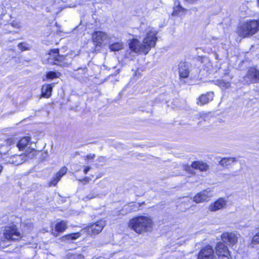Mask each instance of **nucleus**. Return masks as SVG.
Listing matches in <instances>:
<instances>
[{
	"label": "nucleus",
	"mask_w": 259,
	"mask_h": 259,
	"mask_svg": "<svg viewBox=\"0 0 259 259\" xmlns=\"http://www.w3.org/2000/svg\"><path fill=\"white\" fill-rule=\"evenodd\" d=\"M157 40L155 33H147L142 42L137 38H133L129 43V47L135 53L146 55L155 46Z\"/></svg>",
	"instance_id": "nucleus-1"
},
{
	"label": "nucleus",
	"mask_w": 259,
	"mask_h": 259,
	"mask_svg": "<svg viewBox=\"0 0 259 259\" xmlns=\"http://www.w3.org/2000/svg\"><path fill=\"white\" fill-rule=\"evenodd\" d=\"M153 222L151 218L146 215H139L130 220L128 226L138 234L152 230Z\"/></svg>",
	"instance_id": "nucleus-2"
},
{
	"label": "nucleus",
	"mask_w": 259,
	"mask_h": 259,
	"mask_svg": "<svg viewBox=\"0 0 259 259\" xmlns=\"http://www.w3.org/2000/svg\"><path fill=\"white\" fill-rule=\"evenodd\" d=\"M26 153L19 155H15L10 158L8 162L19 165L29 159L32 158L35 155L36 151L35 149H28Z\"/></svg>",
	"instance_id": "nucleus-3"
},
{
	"label": "nucleus",
	"mask_w": 259,
	"mask_h": 259,
	"mask_svg": "<svg viewBox=\"0 0 259 259\" xmlns=\"http://www.w3.org/2000/svg\"><path fill=\"white\" fill-rule=\"evenodd\" d=\"M4 236L8 241H15L21 239L22 235L15 226L6 227L4 230Z\"/></svg>",
	"instance_id": "nucleus-4"
},
{
	"label": "nucleus",
	"mask_w": 259,
	"mask_h": 259,
	"mask_svg": "<svg viewBox=\"0 0 259 259\" xmlns=\"http://www.w3.org/2000/svg\"><path fill=\"white\" fill-rule=\"evenodd\" d=\"M240 32H257L259 31V21L250 20L242 23L240 27Z\"/></svg>",
	"instance_id": "nucleus-5"
},
{
	"label": "nucleus",
	"mask_w": 259,
	"mask_h": 259,
	"mask_svg": "<svg viewBox=\"0 0 259 259\" xmlns=\"http://www.w3.org/2000/svg\"><path fill=\"white\" fill-rule=\"evenodd\" d=\"M48 63L50 64H54L57 65H64L65 57L60 56L59 54V50L54 49L50 51L49 54Z\"/></svg>",
	"instance_id": "nucleus-6"
},
{
	"label": "nucleus",
	"mask_w": 259,
	"mask_h": 259,
	"mask_svg": "<svg viewBox=\"0 0 259 259\" xmlns=\"http://www.w3.org/2000/svg\"><path fill=\"white\" fill-rule=\"evenodd\" d=\"M243 81L248 84L259 82V70L254 67L250 68L243 77Z\"/></svg>",
	"instance_id": "nucleus-7"
},
{
	"label": "nucleus",
	"mask_w": 259,
	"mask_h": 259,
	"mask_svg": "<svg viewBox=\"0 0 259 259\" xmlns=\"http://www.w3.org/2000/svg\"><path fill=\"white\" fill-rule=\"evenodd\" d=\"M105 226V222L101 220L84 228V230L89 235H96L102 231Z\"/></svg>",
	"instance_id": "nucleus-8"
},
{
	"label": "nucleus",
	"mask_w": 259,
	"mask_h": 259,
	"mask_svg": "<svg viewBox=\"0 0 259 259\" xmlns=\"http://www.w3.org/2000/svg\"><path fill=\"white\" fill-rule=\"evenodd\" d=\"M215 255L214 250L210 245H207L202 248L198 254L197 259H214Z\"/></svg>",
	"instance_id": "nucleus-9"
},
{
	"label": "nucleus",
	"mask_w": 259,
	"mask_h": 259,
	"mask_svg": "<svg viewBox=\"0 0 259 259\" xmlns=\"http://www.w3.org/2000/svg\"><path fill=\"white\" fill-rule=\"evenodd\" d=\"M240 237L239 234L233 232H225L222 234V240L224 242H227L230 245H234L236 244L238 239Z\"/></svg>",
	"instance_id": "nucleus-10"
},
{
	"label": "nucleus",
	"mask_w": 259,
	"mask_h": 259,
	"mask_svg": "<svg viewBox=\"0 0 259 259\" xmlns=\"http://www.w3.org/2000/svg\"><path fill=\"white\" fill-rule=\"evenodd\" d=\"M213 196L212 192L208 189L203 190L197 193L193 198V200L196 203H202L208 201Z\"/></svg>",
	"instance_id": "nucleus-11"
},
{
	"label": "nucleus",
	"mask_w": 259,
	"mask_h": 259,
	"mask_svg": "<svg viewBox=\"0 0 259 259\" xmlns=\"http://www.w3.org/2000/svg\"><path fill=\"white\" fill-rule=\"evenodd\" d=\"M92 38L94 44L98 46L110 43L107 33H93Z\"/></svg>",
	"instance_id": "nucleus-12"
},
{
	"label": "nucleus",
	"mask_w": 259,
	"mask_h": 259,
	"mask_svg": "<svg viewBox=\"0 0 259 259\" xmlns=\"http://www.w3.org/2000/svg\"><path fill=\"white\" fill-rule=\"evenodd\" d=\"M32 142L30 137L26 136L22 138L17 142L16 146L20 151L25 150V153H26L28 149H34L31 147Z\"/></svg>",
	"instance_id": "nucleus-13"
},
{
	"label": "nucleus",
	"mask_w": 259,
	"mask_h": 259,
	"mask_svg": "<svg viewBox=\"0 0 259 259\" xmlns=\"http://www.w3.org/2000/svg\"><path fill=\"white\" fill-rule=\"evenodd\" d=\"M227 202V200L226 198H220L209 205L208 209L211 211H216L223 209L226 206Z\"/></svg>",
	"instance_id": "nucleus-14"
},
{
	"label": "nucleus",
	"mask_w": 259,
	"mask_h": 259,
	"mask_svg": "<svg viewBox=\"0 0 259 259\" xmlns=\"http://www.w3.org/2000/svg\"><path fill=\"white\" fill-rule=\"evenodd\" d=\"M215 252L219 257H228L230 255L227 246L223 242H219L215 246Z\"/></svg>",
	"instance_id": "nucleus-15"
},
{
	"label": "nucleus",
	"mask_w": 259,
	"mask_h": 259,
	"mask_svg": "<svg viewBox=\"0 0 259 259\" xmlns=\"http://www.w3.org/2000/svg\"><path fill=\"white\" fill-rule=\"evenodd\" d=\"M179 66V72L180 78H187L190 72V64L187 62H181Z\"/></svg>",
	"instance_id": "nucleus-16"
},
{
	"label": "nucleus",
	"mask_w": 259,
	"mask_h": 259,
	"mask_svg": "<svg viewBox=\"0 0 259 259\" xmlns=\"http://www.w3.org/2000/svg\"><path fill=\"white\" fill-rule=\"evenodd\" d=\"M213 98V93L209 92L205 94L200 96L198 99L199 104L203 105L208 103L209 101L212 100Z\"/></svg>",
	"instance_id": "nucleus-17"
},
{
	"label": "nucleus",
	"mask_w": 259,
	"mask_h": 259,
	"mask_svg": "<svg viewBox=\"0 0 259 259\" xmlns=\"http://www.w3.org/2000/svg\"><path fill=\"white\" fill-rule=\"evenodd\" d=\"M54 84H47L42 85L41 88V96L49 98L52 94Z\"/></svg>",
	"instance_id": "nucleus-18"
},
{
	"label": "nucleus",
	"mask_w": 259,
	"mask_h": 259,
	"mask_svg": "<svg viewBox=\"0 0 259 259\" xmlns=\"http://www.w3.org/2000/svg\"><path fill=\"white\" fill-rule=\"evenodd\" d=\"M67 170V168L66 167H62L53 178V180L50 182V185L55 186L61 179V177L66 174Z\"/></svg>",
	"instance_id": "nucleus-19"
},
{
	"label": "nucleus",
	"mask_w": 259,
	"mask_h": 259,
	"mask_svg": "<svg viewBox=\"0 0 259 259\" xmlns=\"http://www.w3.org/2000/svg\"><path fill=\"white\" fill-rule=\"evenodd\" d=\"M67 228V224L65 222L62 221L56 224L55 226V230L52 232V234L56 236H57L58 234L60 232L64 231Z\"/></svg>",
	"instance_id": "nucleus-20"
},
{
	"label": "nucleus",
	"mask_w": 259,
	"mask_h": 259,
	"mask_svg": "<svg viewBox=\"0 0 259 259\" xmlns=\"http://www.w3.org/2000/svg\"><path fill=\"white\" fill-rule=\"evenodd\" d=\"M192 168L199 169L201 171H205L208 169L207 164L202 161H194L191 164Z\"/></svg>",
	"instance_id": "nucleus-21"
},
{
	"label": "nucleus",
	"mask_w": 259,
	"mask_h": 259,
	"mask_svg": "<svg viewBox=\"0 0 259 259\" xmlns=\"http://www.w3.org/2000/svg\"><path fill=\"white\" fill-rule=\"evenodd\" d=\"M236 161V158L233 157H226L222 158L220 161L219 163L223 166H227L231 165L234 161Z\"/></svg>",
	"instance_id": "nucleus-22"
},
{
	"label": "nucleus",
	"mask_w": 259,
	"mask_h": 259,
	"mask_svg": "<svg viewBox=\"0 0 259 259\" xmlns=\"http://www.w3.org/2000/svg\"><path fill=\"white\" fill-rule=\"evenodd\" d=\"M201 63L205 66L204 69H206L207 71H210L212 69V63L208 58L203 57L201 60Z\"/></svg>",
	"instance_id": "nucleus-23"
},
{
	"label": "nucleus",
	"mask_w": 259,
	"mask_h": 259,
	"mask_svg": "<svg viewBox=\"0 0 259 259\" xmlns=\"http://www.w3.org/2000/svg\"><path fill=\"white\" fill-rule=\"evenodd\" d=\"M80 236V233L77 232L65 235L62 237V239L64 240H75L78 238Z\"/></svg>",
	"instance_id": "nucleus-24"
},
{
	"label": "nucleus",
	"mask_w": 259,
	"mask_h": 259,
	"mask_svg": "<svg viewBox=\"0 0 259 259\" xmlns=\"http://www.w3.org/2000/svg\"><path fill=\"white\" fill-rule=\"evenodd\" d=\"M216 84L218 85L220 87L225 88L226 89L230 87V82L228 81H225L224 80H216Z\"/></svg>",
	"instance_id": "nucleus-25"
},
{
	"label": "nucleus",
	"mask_w": 259,
	"mask_h": 259,
	"mask_svg": "<svg viewBox=\"0 0 259 259\" xmlns=\"http://www.w3.org/2000/svg\"><path fill=\"white\" fill-rule=\"evenodd\" d=\"M122 48V45L120 43H115L110 46V49L112 51H117Z\"/></svg>",
	"instance_id": "nucleus-26"
},
{
	"label": "nucleus",
	"mask_w": 259,
	"mask_h": 259,
	"mask_svg": "<svg viewBox=\"0 0 259 259\" xmlns=\"http://www.w3.org/2000/svg\"><path fill=\"white\" fill-rule=\"evenodd\" d=\"M259 244V231L253 237L250 245L254 247V245Z\"/></svg>",
	"instance_id": "nucleus-27"
},
{
	"label": "nucleus",
	"mask_w": 259,
	"mask_h": 259,
	"mask_svg": "<svg viewBox=\"0 0 259 259\" xmlns=\"http://www.w3.org/2000/svg\"><path fill=\"white\" fill-rule=\"evenodd\" d=\"M46 76L47 78L51 79L58 77V73L54 71L48 72Z\"/></svg>",
	"instance_id": "nucleus-28"
},
{
	"label": "nucleus",
	"mask_w": 259,
	"mask_h": 259,
	"mask_svg": "<svg viewBox=\"0 0 259 259\" xmlns=\"http://www.w3.org/2000/svg\"><path fill=\"white\" fill-rule=\"evenodd\" d=\"M18 47L21 51H24L28 50L27 45L25 43H20L18 44Z\"/></svg>",
	"instance_id": "nucleus-29"
},
{
	"label": "nucleus",
	"mask_w": 259,
	"mask_h": 259,
	"mask_svg": "<svg viewBox=\"0 0 259 259\" xmlns=\"http://www.w3.org/2000/svg\"><path fill=\"white\" fill-rule=\"evenodd\" d=\"M15 143V141H14V139L13 138H9L8 139V140L6 141V144L8 145V152L9 150V146L12 145L13 144H14Z\"/></svg>",
	"instance_id": "nucleus-30"
},
{
	"label": "nucleus",
	"mask_w": 259,
	"mask_h": 259,
	"mask_svg": "<svg viewBox=\"0 0 259 259\" xmlns=\"http://www.w3.org/2000/svg\"><path fill=\"white\" fill-rule=\"evenodd\" d=\"M97 196L96 193L92 192L91 194L87 195L83 199L84 200H88L95 198Z\"/></svg>",
	"instance_id": "nucleus-31"
},
{
	"label": "nucleus",
	"mask_w": 259,
	"mask_h": 259,
	"mask_svg": "<svg viewBox=\"0 0 259 259\" xmlns=\"http://www.w3.org/2000/svg\"><path fill=\"white\" fill-rule=\"evenodd\" d=\"M183 10V8L181 6L177 8V9H174V11H173L172 15L173 16L177 15L179 14V12Z\"/></svg>",
	"instance_id": "nucleus-32"
},
{
	"label": "nucleus",
	"mask_w": 259,
	"mask_h": 259,
	"mask_svg": "<svg viewBox=\"0 0 259 259\" xmlns=\"http://www.w3.org/2000/svg\"><path fill=\"white\" fill-rule=\"evenodd\" d=\"M95 157V154H90L85 157V159H93Z\"/></svg>",
	"instance_id": "nucleus-33"
},
{
	"label": "nucleus",
	"mask_w": 259,
	"mask_h": 259,
	"mask_svg": "<svg viewBox=\"0 0 259 259\" xmlns=\"http://www.w3.org/2000/svg\"><path fill=\"white\" fill-rule=\"evenodd\" d=\"M237 34L241 37H245L249 36L250 34H252L253 33H237Z\"/></svg>",
	"instance_id": "nucleus-34"
},
{
	"label": "nucleus",
	"mask_w": 259,
	"mask_h": 259,
	"mask_svg": "<svg viewBox=\"0 0 259 259\" xmlns=\"http://www.w3.org/2000/svg\"><path fill=\"white\" fill-rule=\"evenodd\" d=\"M74 259H84V256L81 254H76L74 256Z\"/></svg>",
	"instance_id": "nucleus-35"
},
{
	"label": "nucleus",
	"mask_w": 259,
	"mask_h": 259,
	"mask_svg": "<svg viewBox=\"0 0 259 259\" xmlns=\"http://www.w3.org/2000/svg\"><path fill=\"white\" fill-rule=\"evenodd\" d=\"M98 160L99 162L104 163L106 161V158L105 157H99L98 158Z\"/></svg>",
	"instance_id": "nucleus-36"
},
{
	"label": "nucleus",
	"mask_w": 259,
	"mask_h": 259,
	"mask_svg": "<svg viewBox=\"0 0 259 259\" xmlns=\"http://www.w3.org/2000/svg\"><path fill=\"white\" fill-rule=\"evenodd\" d=\"M91 169V167L90 166H86L85 167L84 170H83V172L85 174H87L88 173V172Z\"/></svg>",
	"instance_id": "nucleus-37"
},
{
	"label": "nucleus",
	"mask_w": 259,
	"mask_h": 259,
	"mask_svg": "<svg viewBox=\"0 0 259 259\" xmlns=\"http://www.w3.org/2000/svg\"><path fill=\"white\" fill-rule=\"evenodd\" d=\"M89 181H90V178L89 177H87L83 179V180H82V182L87 183V182H89Z\"/></svg>",
	"instance_id": "nucleus-38"
},
{
	"label": "nucleus",
	"mask_w": 259,
	"mask_h": 259,
	"mask_svg": "<svg viewBox=\"0 0 259 259\" xmlns=\"http://www.w3.org/2000/svg\"><path fill=\"white\" fill-rule=\"evenodd\" d=\"M191 167L188 165L186 166L185 167V170L186 171H191Z\"/></svg>",
	"instance_id": "nucleus-39"
},
{
	"label": "nucleus",
	"mask_w": 259,
	"mask_h": 259,
	"mask_svg": "<svg viewBox=\"0 0 259 259\" xmlns=\"http://www.w3.org/2000/svg\"><path fill=\"white\" fill-rule=\"evenodd\" d=\"M4 147V146H1V147H0V151H1V153H3V152H4V153H5V151H3V148Z\"/></svg>",
	"instance_id": "nucleus-40"
},
{
	"label": "nucleus",
	"mask_w": 259,
	"mask_h": 259,
	"mask_svg": "<svg viewBox=\"0 0 259 259\" xmlns=\"http://www.w3.org/2000/svg\"><path fill=\"white\" fill-rule=\"evenodd\" d=\"M94 32L97 33V32H102L100 31H94Z\"/></svg>",
	"instance_id": "nucleus-41"
},
{
	"label": "nucleus",
	"mask_w": 259,
	"mask_h": 259,
	"mask_svg": "<svg viewBox=\"0 0 259 259\" xmlns=\"http://www.w3.org/2000/svg\"><path fill=\"white\" fill-rule=\"evenodd\" d=\"M116 74H117L119 73V70H116Z\"/></svg>",
	"instance_id": "nucleus-42"
},
{
	"label": "nucleus",
	"mask_w": 259,
	"mask_h": 259,
	"mask_svg": "<svg viewBox=\"0 0 259 259\" xmlns=\"http://www.w3.org/2000/svg\"><path fill=\"white\" fill-rule=\"evenodd\" d=\"M215 58H216V59H218V56L217 55L215 56Z\"/></svg>",
	"instance_id": "nucleus-43"
},
{
	"label": "nucleus",
	"mask_w": 259,
	"mask_h": 259,
	"mask_svg": "<svg viewBox=\"0 0 259 259\" xmlns=\"http://www.w3.org/2000/svg\"><path fill=\"white\" fill-rule=\"evenodd\" d=\"M227 74H228V73H225V75H226Z\"/></svg>",
	"instance_id": "nucleus-44"
}]
</instances>
